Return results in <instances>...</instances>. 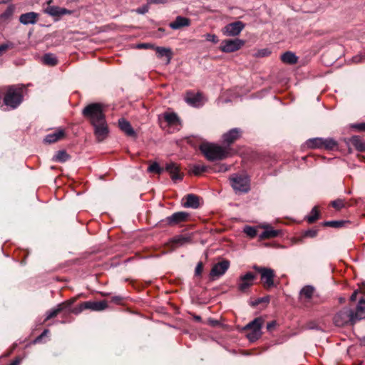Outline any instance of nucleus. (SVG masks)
Listing matches in <instances>:
<instances>
[{"label":"nucleus","mask_w":365,"mask_h":365,"mask_svg":"<svg viewBox=\"0 0 365 365\" xmlns=\"http://www.w3.org/2000/svg\"><path fill=\"white\" fill-rule=\"evenodd\" d=\"M82 115L93 126L96 140L103 141L108 136L109 128L103 105L99 103H90L82 110Z\"/></svg>","instance_id":"obj_1"},{"label":"nucleus","mask_w":365,"mask_h":365,"mask_svg":"<svg viewBox=\"0 0 365 365\" xmlns=\"http://www.w3.org/2000/svg\"><path fill=\"white\" fill-rule=\"evenodd\" d=\"M199 149L209 161L223 160L229 155V151L226 148L212 143H202Z\"/></svg>","instance_id":"obj_2"},{"label":"nucleus","mask_w":365,"mask_h":365,"mask_svg":"<svg viewBox=\"0 0 365 365\" xmlns=\"http://www.w3.org/2000/svg\"><path fill=\"white\" fill-rule=\"evenodd\" d=\"M23 101V90L16 86H11L6 88L4 96V104L10 109L16 108Z\"/></svg>","instance_id":"obj_3"},{"label":"nucleus","mask_w":365,"mask_h":365,"mask_svg":"<svg viewBox=\"0 0 365 365\" xmlns=\"http://www.w3.org/2000/svg\"><path fill=\"white\" fill-rule=\"evenodd\" d=\"M230 181L236 193H247L250 190V179L247 175L233 174L230 177Z\"/></svg>","instance_id":"obj_4"},{"label":"nucleus","mask_w":365,"mask_h":365,"mask_svg":"<svg viewBox=\"0 0 365 365\" xmlns=\"http://www.w3.org/2000/svg\"><path fill=\"white\" fill-rule=\"evenodd\" d=\"M262 317H257L249 322L245 327V330H248L247 337L250 341L254 342L259 339L262 336V327L264 324Z\"/></svg>","instance_id":"obj_5"},{"label":"nucleus","mask_w":365,"mask_h":365,"mask_svg":"<svg viewBox=\"0 0 365 365\" xmlns=\"http://www.w3.org/2000/svg\"><path fill=\"white\" fill-rule=\"evenodd\" d=\"M334 322L337 327H343L349 323L354 324L357 322V320L355 319L354 311L353 309L344 307L335 314Z\"/></svg>","instance_id":"obj_6"},{"label":"nucleus","mask_w":365,"mask_h":365,"mask_svg":"<svg viewBox=\"0 0 365 365\" xmlns=\"http://www.w3.org/2000/svg\"><path fill=\"white\" fill-rule=\"evenodd\" d=\"M253 269L261 275V281L265 289H270L275 287L274 278L275 273L274 269L265 267L254 265Z\"/></svg>","instance_id":"obj_7"},{"label":"nucleus","mask_w":365,"mask_h":365,"mask_svg":"<svg viewBox=\"0 0 365 365\" xmlns=\"http://www.w3.org/2000/svg\"><path fill=\"white\" fill-rule=\"evenodd\" d=\"M245 43V41L240 38L226 39L222 41L220 49L224 53H232L240 49Z\"/></svg>","instance_id":"obj_8"},{"label":"nucleus","mask_w":365,"mask_h":365,"mask_svg":"<svg viewBox=\"0 0 365 365\" xmlns=\"http://www.w3.org/2000/svg\"><path fill=\"white\" fill-rule=\"evenodd\" d=\"M256 274L250 272L240 275L237 279V289L242 292H247L254 284Z\"/></svg>","instance_id":"obj_9"},{"label":"nucleus","mask_w":365,"mask_h":365,"mask_svg":"<svg viewBox=\"0 0 365 365\" xmlns=\"http://www.w3.org/2000/svg\"><path fill=\"white\" fill-rule=\"evenodd\" d=\"M107 302L106 301L101 302H92L88 301L83 302L79 304V306L75 308L73 310H78L75 312L76 313H79L80 312L85 309H91L93 311H102L107 308Z\"/></svg>","instance_id":"obj_10"},{"label":"nucleus","mask_w":365,"mask_h":365,"mask_svg":"<svg viewBox=\"0 0 365 365\" xmlns=\"http://www.w3.org/2000/svg\"><path fill=\"white\" fill-rule=\"evenodd\" d=\"M190 214L187 212H177L167 217L163 222L169 226H175L187 221Z\"/></svg>","instance_id":"obj_11"},{"label":"nucleus","mask_w":365,"mask_h":365,"mask_svg":"<svg viewBox=\"0 0 365 365\" xmlns=\"http://www.w3.org/2000/svg\"><path fill=\"white\" fill-rule=\"evenodd\" d=\"M242 134V130L240 128H232L222 135V143L227 146H230L237 140H238L239 138H241Z\"/></svg>","instance_id":"obj_12"},{"label":"nucleus","mask_w":365,"mask_h":365,"mask_svg":"<svg viewBox=\"0 0 365 365\" xmlns=\"http://www.w3.org/2000/svg\"><path fill=\"white\" fill-rule=\"evenodd\" d=\"M230 262L228 260L221 261L212 267L210 272V276L212 279H215L222 276L229 269Z\"/></svg>","instance_id":"obj_13"},{"label":"nucleus","mask_w":365,"mask_h":365,"mask_svg":"<svg viewBox=\"0 0 365 365\" xmlns=\"http://www.w3.org/2000/svg\"><path fill=\"white\" fill-rule=\"evenodd\" d=\"M245 28V24L240 21L228 24L224 28V34L227 36H236L239 35Z\"/></svg>","instance_id":"obj_14"},{"label":"nucleus","mask_w":365,"mask_h":365,"mask_svg":"<svg viewBox=\"0 0 365 365\" xmlns=\"http://www.w3.org/2000/svg\"><path fill=\"white\" fill-rule=\"evenodd\" d=\"M185 100L187 104L194 107H200L203 104V97L200 93H187Z\"/></svg>","instance_id":"obj_15"},{"label":"nucleus","mask_w":365,"mask_h":365,"mask_svg":"<svg viewBox=\"0 0 365 365\" xmlns=\"http://www.w3.org/2000/svg\"><path fill=\"white\" fill-rule=\"evenodd\" d=\"M190 25V20L188 18L178 16L174 21L170 23L169 26L173 30H178Z\"/></svg>","instance_id":"obj_16"},{"label":"nucleus","mask_w":365,"mask_h":365,"mask_svg":"<svg viewBox=\"0 0 365 365\" xmlns=\"http://www.w3.org/2000/svg\"><path fill=\"white\" fill-rule=\"evenodd\" d=\"M65 135L63 129L59 128L52 133L46 135L43 139L46 143H53L63 138Z\"/></svg>","instance_id":"obj_17"},{"label":"nucleus","mask_w":365,"mask_h":365,"mask_svg":"<svg viewBox=\"0 0 365 365\" xmlns=\"http://www.w3.org/2000/svg\"><path fill=\"white\" fill-rule=\"evenodd\" d=\"M354 311L355 319L357 322L365 319V298L361 297L359 300Z\"/></svg>","instance_id":"obj_18"},{"label":"nucleus","mask_w":365,"mask_h":365,"mask_svg":"<svg viewBox=\"0 0 365 365\" xmlns=\"http://www.w3.org/2000/svg\"><path fill=\"white\" fill-rule=\"evenodd\" d=\"M38 14L35 12H28L23 14L19 16V21L24 25L34 24L37 21Z\"/></svg>","instance_id":"obj_19"},{"label":"nucleus","mask_w":365,"mask_h":365,"mask_svg":"<svg viewBox=\"0 0 365 365\" xmlns=\"http://www.w3.org/2000/svg\"><path fill=\"white\" fill-rule=\"evenodd\" d=\"M165 169L170 173L173 180L175 181L182 179V176L179 173V168L175 163H168Z\"/></svg>","instance_id":"obj_20"},{"label":"nucleus","mask_w":365,"mask_h":365,"mask_svg":"<svg viewBox=\"0 0 365 365\" xmlns=\"http://www.w3.org/2000/svg\"><path fill=\"white\" fill-rule=\"evenodd\" d=\"M262 227L264 230L259 235L261 239L274 238L277 237L280 233L279 230H274L269 225H262Z\"/></svg>","instance_id":"obj_21"},{"label":"nucleus","mask_w":365,"mask_h":365,"mask_svg":"<svg viewBox=\"0 0 365 365\" xmlns=\"http://www.w3.org/2000/svg\"><path fill=\"white\" fill-rule=\"evenodd\" d=\"M184 207L196 209L199 207V197L193 194H188L185 197V202L182 203Z\"/></svg>","instance_id":"obj_22"},{"label":"nucleus","mask_w":365,"mask_h":365,"mask_svg":"<svg viewBox=\"0 0 365 365\" xmlns=\"http://www.w3.org/2000/svg\"><path fill=\"white\" fill-rule=\"evenodd\" d=\"M119 128L128 136H135V132L132 128L130 123L124 118L118 120Z\"/></svg>","instance_id":"obj_23"},{"label":"nucleus","mask_w":365,"mask_h":365,"mask_svg":"<svg viewBox=\"0 0 365 365\" xmlns=\"http://www.w3.org/2000/svg\"><path fill=\"white\" fill-rule=\"evenodd\" d=\"M349 143L359 152L365 151V141L357 135L352 136L349 138Z\"/></svg>","instance_id":"obj_24"},{"label":"nucleus","mask_w":365,"mask_h":365,"mask_svg":"<svg viewBox=\"0 0 365 365\" xmlns=\"http://www.w3.org/2000/svg\"><path fill=\"white\" fill-rule=\"evenodd\" d=\"M154 49L156 51L158 58H163L165 56L167 60L166 63L169 64L170 63L172 58V51L170 48L155 46Z\"/></svg>","instance_id":"obj_25"},{"label":"nucleus","mask_w":365,"mask_h":365,"mask_svg":"<svg viewBox=\"0 0 365 365\" xmlns=\"http://www.w3.org/2000/svg\"><path fill=\"white\" fill-rule=\"evenodd\" d=\"M315 289L312 285H306L302 288L299 292L301 299H304L306 301H309L314 293Z\"/></svg>","instance_id":"obj_26"},{"label":"nucleus","mask_w":365,"mask_h":365,"mask_svg":"<svg viewBox=\"0 0 365 365\" xmlns=\"http://www.w3.org/2000/svg\"><path fill=\"white\" fill-rule=\"evenodd\" d=\"M67 307L64 303L58 304L55 308L48 310L46 314L45 321H48L56 317L61 312L64 310Z\"/></svg>","instance_id":"obj_27"},{"label":"nucleus","mask_w":365,"mask_h":365,"mask_svg":"<svg viewBox=\"0 0 365 365\" xmlns=\"http://www.w3.org/2000/svg\"><path fill=\"white\" fill-rule=\"evenodd\" d=\"M192 237L190 235H180L174 237L172 242L178 246H182L186 244L190 243Z\"/></svg>","instance_id":"obj_28"},{"label":"nucleus","mask_w":365,"mask_h":365,"mask_svg":"<svg viewBox=\"0 0 365 365\" xmlns=\"http://www.w3.org/2000/svg\"><path fill=\"white\" fill-rule=\"evenodd\" d=\"M297 56L291 51H287L281 56V60L286 63L294 64L297 62Z\"/></svg>","instance_id":"obj_29"},{"label":"nucleus","mask_w":365,"mask_h":365,"mask_svg":"<svg viewBox=\"0 0 365 365\" xmlns=\"http://www.w3.org/2000/svg\"><path fill=\"white\" fill-rule=\"evenodd\" d=\"M70 159V155L66 153V150H58L53 155L52 160L58 163H65Z\"/></svg>","instance_id":"obj_30"},{"label":"nucleus","mask_w":365,"mask_h":365,"mask_svg":"<svg viewBox=\"0 0 365 365\" xmlns=\"http://www.w3.org/2000/svg\"><path fill=\"white\" fill-rule=\"evenodd\" d=\"M42 61L43 64L50 66H56L58 63L57 57L51 53H46L42 58Z\"/></svg>","instance_id":"obj_31"},{"label":"nucleus","mask_w":365,"mask_h":365,"mask_svg":"<svg viewBox=\"0 0 365 365\" xmlns=\"http://www.w3.org/2000/svg\"><path fill=\"white\" fill-rule=\"evenodd\" d=\"M164 118L169 125H180V119L178 115L175 113H164Z\"/></svg>","instance_id":"obj_32"},{"label":"nucleus","mask_w":365,"mask_h":365,"mask_svg":"<svg viewBox=\"0 0 365 365\" xmlns=\"http://www.w3.org/2000/svg\"><path fill=\"white\" fill-rule=\"evenodd\" d=\"M306 146L312 149H322V138H310L306 141Z\"/></svg>","instance_id":"obj_33"},{"label":"nucleus","mask_w":365,"mask_h":365,"mask_svg":"<svg viewBox=\"0 0 365 365\" xmlns=\"http://www.w3.org/2000/svg\"><path fill=\"white\" fill-rule=\"evenodd\" d=\"M322 148L326 150H333L336 145V142L331 138H322Z\"/></svg>","instance_id":"obj_34"},{"label":"nucleus","mask_w":365,"mask_h":365,"mask_svg":"<svg viewBox=\"0 0 365 365\" xmlns=\"http://www.w3.org/2000/svg\"><path fill=\"white\" fill-rule=\"evenodd\" d=\"M44 12L53 17H60V7L48 6L44 9Z\"/></svg>","instance_id":"obj_35"},{"label":"nucleus","mask_w":365,"mask_h":365,"mask_svg":"<svg viewBox=\"0 0 365 365\" xmlns=\"http://www.w3.org/2000/svg\"><path fill=\"white\" fill-rule=\"evenodd\" d=\"M15 10V6L14 5H9L6 9L0 15V19L3 20H6L10 19Z\"/></svg>","instance_id":"obj_36"},{"label":"nucleus","mask_w":365,"mask_h":365,"mask_svg":"<svg viewBox=\"0 0 365 365\" xmlns=\"http://www.w3.org/2000/svg\"><path fill=\"white\" fill-rule=\"evenodd\" d=\"M319 215L317 207L315 206L312 209L310 214L307 216L306 219L309 223H313L318 219Z\"/></svg>","instance_id":"obj_37"},{"label":"nucleus","mask_w":365,"mask_h":365,"mask_svg":"<svg viewBox=\"0 0 365 365\" xmlns=\"http://www.w3.org/2000/svg\"><path fill=\"white\" fill-rule=\"evenodd\" d=\"M207 169V167L203 164H198L193 165L192 168V172L195 175H199L201 173L205 172Z\"/></svg>","instance_id":"obj_38"},{"label":"nucleus","mask_w":365,"mask_h":365,"mask_svg":"<svg viewBox=\"0 0 365 365\" xmlns=\"http://www.w3.org/2000/svg\"><path fill=\"white\" fill-rule=\"evenodd\" d=\"M163 168H161L159 165V164L156 162L153 163L148 168V171L150 173H161L163 171Z\"/></svg>","instance_id":"obj_39"},{"label":"nucleus","mask_w":365,"mask_h":365,"mask_svg":"<svg viewBox=\"0 0 365 365\" xmlns=\"http://www.w3.org/2000/svg\"><path fill=\"white\" fill-rule=\"evenodd\" d=\"M344 223L345 222L342 220H332L326 222L324 225L331 227L338 228L342 227Z\"/></svg>","instance_id":"obj_40"},{"label":"nucleus","mask_w":365,"mask_h":365,"mask_svg":"<svg viewBox=\"0 0 365 365\" xmlns=\"http://www.w3.org/2000/svg\"><path fill=\"white\" fill-rule=\"evenodd\" d=\"M244 232L249 237L253 238L257 235V230L255 227L251 226H245Z\"/></svg>","instance_id":"obj_41"},{"label":"nucleus","mask_w":365,"mask_h":365,"mask_svg":"<svg viewBox=\"0 0 365 365\" xmlns=\"http://www.w3.org/2000/svg\"><path fill=\"white\" fill-rule=\"evenodd\" d=\"M14 48V43L11 41H7L0 45V56L6 50Z\"/></svg>","instance_id":"obj_42"},{"label":"nucleus","mask_w":365,"mask_h":365,"mask_svg":"<svg viewBox=\"0 0 365 365\" xmlns=\"http://www.w3.org/2000/svg\"><path fill=\"white\" fill-rule=\"evenodd\" d=\"M331 205L336 210H341L344 207V201L341 199H337L331 202Z\"/></svg>","instance_id":"obj_43"},{"label":"nucleus","mask_w":365,"mask_h":365,"mask_svg":"<svg viewBox=\"0 0 365 365\" xmlns=\"http://www.w3.org/2000/svg\"><path fill=\"white\" fill-rule=\"evenodd\" d=\"M317 230L310 229V230H306L304 232L303 236L304 237L313 238V237H315L317 236Z\"/></svg>","instance_id":"obj_44"},{"label":"nucleus","mask_w":365,"mask_h":365,"mask_svg":"<svg viewBox=\"0 0 365 365\" xmlns=\"http://www.w3.org/2000/svg\"><path fill=\"white\" fill-rule=\"evenodd\" d=\"M205 36L207 41L214 43H217L219 41L218 37L215 34H207Z\"/></svg>","instance_id":"obj_45"},{"label":"nucleus","mask_w":365,"mask_h":365,"mask_svg":"<svg viewBox=\"0 0 365 365\" xmlns=\"http://www.w3.org/2000/svg\"><path fill=\"white\" fill-rule=\"evenodd\" d=\"M359 292H361V293L365 294V290L364 289H362V287L360 288L359 289H356L352 293V294L350 297L351 302H354L356 300V297H357V294Z\"/></svg>","instance_id":"obj_46"},{"label":"nucleus","mask_w":365,"mask_h":365,"mask_svg":"<svg viewBox=\"0 0 365 365\" xmlns=\"http://www.w3.org/2000/svg\"><path fill=\"white\" fill-rule=\"evenodd\" d=\"M269 54H270L269 50L267 48H264V49H261V50L258 51L255 56L257 57H264V56H269Z\"/></svg>","instance_id":"obj_47"},{"label":"nucleus","mask_w":365,"mask_h":365,"mask_svg":"<svg viewBox=\"0 0 365 365\" xmlns=\"http://www.w3.org/2000/svg\"><path fill=\"white\" fill-rule=\"evenodd\" d=\"M155 47V46L153 44L148 43H140L137 46V48H145V49H148V48L154 49Z\"/></svg>","instance_id":"obj_48"},{"label":"nucleus","mask_w":365,"mask_h":365,"mask_svg":"<svg viewBox=\"0 0 365 365\" xmlns=\"http://www.w3.org/2000/svg\"><path fill=\"white\" fill-rule=\"evenodd\" d=\"M202 269H203L202 263L201 262H198L195 267V275L200 276L202 274Z\"/></svg>","instance_id":"obj_49"},{"label":"nucleus","mask_w":365,"mask_h":365,"mask_svg":"<svg viewBox=\"0 0 365 365\" xmlns=\"http://www.w3.org/2000/svg\"><path fill=\"white\" fill-rule=\"evenodd\" d=\"M306 329H318L319 327L314 322H309L306 326Z\"/></svg>","instance_id":"obj_50"},{"label":"nucleus","mask_w":365,"mask_h":365,"mask_svg":"<svg viewBox=\"0 0 365 365\" xmlns=\"http://www.w3.org/2000/svg\"><path fill=\"white\" fill-rule=\"evenodd\" d=\"M352 127L359 131H365V123H356L353 125Z\"/></svg>","instance_id":"obj_51"},{"label":"nucleus","mask_w":365,"mask_h":365,"mask_svg":"<svg viewBox=\"0 0 365 365\" xmlns=\"http://www.w3.org/2000/svg\"><path fill=\"white\" fill-rule=\"evenodd\" d=\"M276 322L275 321H272V322H269L267 324V331H272L274 327H276Z\"/></svg>","instance_id":"obj_52"},{"label":"nucleus","mask_w":365,"mask_h":365,"mask_svg":"<svg viewBox=\"0 0 365 365\" xmlns=\"http://www.w3.org/2000/svg\"><path fill=\"white\" fill-rule=\"evenodd\" d=\"M137 13L140 14H144L148 11V6H143L142 7L138 8L136 10Z\"/></svg>","instance_id":"obj_53"},{"label":"nucleus","mask_w":365,"mask_h":365,"mask_svg":"<svg viewBox=\"0 0 365 365\" xmlns=\"http://www.w3.org/2000/svg\"><path fill=\"white\" fill-rule=\"evenodd\" d=\"M72 13H73V11L71 10L60 7V16H61L63 15H66V14H71Z\"/></svg>","instance_id":"obj_54"},{"label":"nucleus","mask_w":365,"mask_h":365,"mask_svg":"<svg viewBox=\"0 0 365 365\" xmlns=\"http://www.w3.org/2000/svg\"><path fill=\"white\" fill-rule=\"evenodd\" d=\"M148 4H164L167 2L168 0H147Z\"/></svg>","instance_id":"obj_55"},{"label":"nucleus","mask_w":365,"mask_h":365,"mask_svg":"<svg viewBox=\"0 0 365 365\" xmlns=\"http://www.w3.org/2000/svg\"><path fill=\"white\" fill-rule=\"evenodd\" d=\"M48 332V329H45L41 335H39L36 339H35V342H38L41 341V339L45 336Z\"/></svg>","instance_id":"obj_56"},{"label":"nucleus","mask_w":365,"mask_h":365,"mask_svg":"<svg viewBox=\"0 0 365 365\" xmlns=\"http://www.w3.org/2000/svg\"><path fill=\"white\" fill-rule=\"evenodd\" d=\"M122 300V298L120 297H118V296H116V297H113L112 298V302H115V303H117V304H119Z\"/></svg>","instance_id":"obj_57"},{"label":"nucleus","mask_w":365,"mask_h":365,"mask_svg":"<svg viewBox=\"0 0 365 365\" xmlns=\"http://www.w3.org/2000/svg\"><path fill=\"white\" fill-rule=\"evenodd\" d=\"M19 359H16L14 361H13L9 365H19Z\"/></svg>","instance_id":"obj_58"},{"label":"nucleus","mask_w":365,"mask_h":365,"mask_svg":"<svg viewBox=\"0 0 365 365\" xmlns=\"http://www.w3.org/2000/svg\"><path fill=\"white\" fill-rule=\"evenodd\" d=\"M220 170L227 171V166L225 165H222Z\"/></svg>","instance_id":"obj_59"},{"label":"nucleus","mask_w":365,"mask_h":365,"mask_svg":"<svg viewBox=\"0 0 365 365\" xmlns=\"http://www.w3.org/2000/svg\"><path fill=\"white\" fill-rule=\"evenodd\" d=\"M210 324L213 326L216 325V321L215 320H210Z\"/></svg>","instance_id":"obj_60"},{"label":"nucleus","mask_w":365,"mask_h":365,"mask_svg":"<svg viewBox=\"0 0 365 365\" xmlns=\"http://www.w3.org/2000/svg\"><path fill=\"white\" fill-rule=\"evenodd\" d=\"M361 343L365 345V336L362 338Z\"/></svg>","instance_id":"obj_61"},{"label":"nucleus","mask_w":365,"mask_h":365,"mask_svg":"<svg viewBox=\"0 0 365 365\" xmlns=\"http://www.w3.org/2000/svg\"><path fill=\"white\" fill-rule=\"evenodd\" d=\"M267 299H259V302L267 301Z\"/></svg>","instance_id":"obj_62"},{"label":"nucleus","mask_w":365,"mask_h":365,"mask_svg":"<svg viewBox=\"0 0 365 365\" xmlns=\"http://www.w3.org/2000/svg\"><path fill=\"white\" fill-rule=\"evenodd\" d=\"M195 319H196L197 320H200V317H195Z\"/></svg>","instance_id":"obj_63"},{"label":"nucleus","mask_w":365,"mask_h":365,"mask_svg":"<svg viewBox=\"0 0 365 365\" xmlns=\"http://www.w3.org/2000/svg\"><path fill=\"white\" fill-rule=\"evenodd\" d=\"M51 2H52V0H49V1H48V4H51Z\"/></svg>","instance_id":"obj_64"}]
</instances>
